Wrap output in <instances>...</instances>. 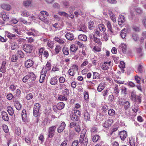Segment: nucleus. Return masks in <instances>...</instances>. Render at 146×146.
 <instances>
[{
  "label": "nucleus",
  "mask_w": 146,
  "mask_h": 146,
  "mask_svg": "<svg viewBox=\"0 0 146 146\" xmlns=\"http://www.w3.org/2000/svg\"><path fill=\"white\" fill-rule=\"evenodd\" d=\"M86 130L84 129L81 131V134L80 136L79 142L82 143V146H86L87 144L88 139L87 136H85Z\"/></svg>",
  "instance_id": "obj_1"
},
{
  "label": "nucleus",
  "mask_w": 146,
  "mask_h": 146,
  "mask_svg": "<svg viewBox=\"0 0 146 146\" xmlns=\"http://www.w3.org/2000/svg\"><path fill=\"white\" fill-rule=\"evenodd\" d=\"M56 127V126H52L49 128L48 134V138H52L53 137Z\"/></svg>",
  "instance_id": "obj_2"
},
{
  "label": "nucleus",
  "mask_w": 146,
  "mask_h": 146,
  "mask_svg": "<svg viewBox=\"0 0 146 146\" xmlns=\"http://www.w3.org/2000/svg\"><path fill=\"white\" fill-rule=\"evenodd\" d=\"M23 48L26 52L30 53L33 50V46L30 44H25L23 46Z\"/></svg>",
  "instance_id": "obj_3"
},
{
  "label": "nucleus",
  "mask_w": 146,
  "mask_h": 146,
  "mask_svg": "<svg viewBox=\"0 0 146 146\" xmlns=\"http://www.w3.org/2000/svg\"><path fill=\"white\" fill-rule=\"evenodd\" d=\"M40 107V104L38 103L35 104L34 105L33 113L35 117H37L38 116Z\"/></svg>",
  "instance_id": "obj_4"
},
{
  "label": "nucleus",
  "mask_w": 146,
  "mask_h": 146,
  "mask_svg": "<svg viewBox=\"0 0 146 146\" xmlns=\"http://www.w3.org/2000/svg\"><path fill=\"white\" fill-rule=\"evenodd\" d=\"M21 116L22 119L23 121L26 122L28 121V117L26 111L25 110H23L21 113Z\"/></svg>",
  "instance_id": "obj_5"
},
{
  "label": "nucleus",
  "mask_w": 146,
  "mask_h": 146,
  "mask_svg": "<svg viewBox=\"0 0 146 146\" xmlns=\"http://www.w3.org/2000/svg\"><path fill=\"white\" fill-rule=\"evenodd\" d=\"M39 18L40 19L45 23L47 22L48 20L47 19V17L44 16V14L43 12L41 11L39 14Z\"/></svg>",
  "instance_id": "obj_6"
},
{
  "label": "nucleus",
  "mask_w": 146,
  "mask_h": 146,
  "mask_svg": "<svg viewBox=\"0 0 146 146\" xmlns=\"http://www.w3.org/2000/svg\"><path fill=\"white\" fill-rule=\"evenodd\" d=\"M4 21H8L9 19V16L8 14L5 12H1L0 13Z\"/></svg>",
  "instance_id": "obj_7"
},
{
  "label": "nucleus",
  "mask_w": 146,
  "mask_h": 146,
  "mask_svg": "<svg viewBox=\"0 0 146 146\" xmlns=\"http://www.w3.org/2000/svg\"><path fill=\"white\" fill-rule=\"evenodd\" d=\"M33 64L34 62L32 60H28L25 61V65L26 67L29 68L31 67Z\"/></svg>",
  "instance_id": "obj_8"
},
{
  "label": "nucleus",
  "mask_w": 146,
  "mask_h": 146,
  "mask_svg": "<svg viewBox=\"0 0 146 146\" xmlns=\"http://www.w3.org/2000/svg\"><path fill=\"white\" fill-rule=\"evenodd\" d=\"M118 21L119 25L120 26L125 21L124 17L122 15H120L118 18Z\"/></svg>",
  "instance_id": "obj_9"
},
{
  "label": "nucleus",
  "mask_w": 146,
  "mask_h": 146,
  "mask_svg": "<svg viewBox=\"0 0 146 146\" xmlns=\"http://www.w3.org/2000/svg\"><path fill=\"white\" fill-rule=\"evenodd\" d=\"M65 36L68 40H73L74 37V36L73 34L70 33H67L66 34Z\"/></svg>",
  "instance_id": "obj_10"
},
{
  "label": "nucleus",
  "mask_w": 146,
  "mask_h": 146,
  "mask_svg": "<svg viewBox=\"0 0 146 146\" xmlns=\"http://www.w3.org/2000/svg\"><path fill=\"white\" fill-rule=\"evenodd\" d=\"M54 40L60 44H63L65 43V39L64 38H60L58 37H56L54 38Z\"/></svg>",
  "instance_id": "obj_11"
},
{
  "label": "nucleus",
  "mask_w": 146,
  "mask_h": 146,
  "mask_svg": "<svg viewBox=\"0 0 146 146\" xmlns=\"http://www.w3.org/2000/svg\"><path fill=\"white\" fill-rule=\"evenodd\" d=\"M66 126L65 123L64 122H62L60 126L57 129V132L59 133H60L63 131L65 129Z\"/></svg>",
  "instance_id": "obj_12"
},
{
  "label": "nucleus",
  "mask_w": 146,
  "mask_h": 146,
  "mask_svg": "<svg viewBox=\"0 0 146 146\" xmlns=\"http://www.w3.org/2000/svg\"><path fill=\"white\" fill-rule=\"evenodd\" d=\"M51 64L49 62H48L46 65L45 67L44 68H43V70H44V72H46V73L47 71L50 70L51 68Z\"/></svg>",
  "instance_id": "obj_13"
},
{
  "label": "nucleus",
  "mask_w": 146,
  "mask_h": 146,
  "mask_svg": "<svg viewBox=\"0 0 146 146\" xmlns=\"http://www.w3.org/2000/svg\"><path fill=\"white\" fill-rule=\"evenodd\" d=\"M119 135L121 140H123L126 138L127 135V134L126 131H123L120 132Z\"/></svg>",
  "instance_id": "obj_14"
},
{
  "label": "nucleus",
  "mask_w": 146,
  "mask_h": 146,
  "mask_svg": "<svg viewBox=\"0 0 146 146\" xmlns=\"http://www.w3.org/2000/svg\"><path fill=\"white\" fill-rule=\"evenodd\" d=\"M6 63V61H5L2 62L1 66L0 69V72L3 73H5L6 71L5 64Z\"/></svg>",
  "instance_id": "obj_15"
},
{
  "label": "nucleus",
  "mask_w": 146,
  "mask_h": 146,
  "mask_svg": "<svg viewBox=\"0 0 146 146\" xmlns=\"http://www.w3.org/2000/svg\"><path fill=\"white\" fill-rule=\"evenodd\" d=\"M1 115L3 119L5 121H8L9 120L8 115L7 113L5 111L1 112Z\"/></svg>",
  "instance_id": "obj_16"
},
{
  "label": "nucleus",
  "mask_w": 146,
  "mask_h": 146,
  "mask_svg": "<svg viewBox=\"0 0 146 146\" xmlns=\"http://www.w3.org/2000/svg\"><path fill=\"white\" fill-rule=\"evenodd\" d=\"M58 82V80L56 76L52 78L50 81V83L52 85H54L57 84Z\"/></svg>",
  "instance_id": "obj_17"
},
{
  "label": "nucleus",
  "mask_w": 146,
  "mask_h": 146,
  "mask_svg": "<svg viewBox=\"0 0 146 146\" xmlns=\"http://www.w3.org/2000/svg\"><path fill=\"white\" fill-rule=\"evenodd\" d=\"M1 7L3 9L9 11L11 9V6L8 4H3L1 5Z\"/></svg>",
  "instance_id": "obj_18"
},
{
  "label": "nucleus",
  "mask_w": 146,
  "mask_h": 146,
  "mask_svg": "<svg viewBox=\"0 0 146 146\" xmlns=\"http://www.w3.org/2000/svg\"><path fill=\"white\" fill-rule=\"evenodd\" d=\"M119 48L121 49L123 53H125L127 49L126 44L124 43H122L119 46Z\"/></svg>",
  "instance_id": "obj_19"
},
{
  "label": "nucleus",
  "mask_w": 146,
  "mask_h": 146,
  "mask_svg": "<svg viewBox=\"0 0 146 146\" xmlns=\"http://www.w3.org/2000/svg\"><path fill=\"white\" fill-rule=\"evenodd\" d=\"M99 30L101 32L104 33L106 31V28L104 25L102 24L99 25L98 26Z\"/></svg>",
  "instance_id": "obj_20"
},
{
  "label": "nucleus",
  "mask_w": 146,
  "mask_h": 146,
  "mask_svg": "<svg viewBox=\"0 0 146 146\" xmlns=\"http://www.w3.org/2000/svg\"><path fill=\"white\" fill-rule=\"evenodd\" d=\"M111 124V120H108L105 121L103 124V126L106 128L109 127Z\"/></svg>",
  "instance_id": "obj_21"
},
{
  "label": "nucleus",
  "mask_w": 146,
  "mask_h": 146,
  "mask_svg": "<svg viewBox=\"0 0 146 146\" xmlns=\"http://www.w3.org/2000/svg\"><path fill=\"white\" fill-rule=\"evenodd\" d=\"M64 104L62 102L58 103L56 107L57 109L59 110H61L63 109L64 107Z\"/></svg>",
  "instance_id": "obj_22"
},
{
  "label": "nucleus",
  "mask_w": 146,
  "mask_h": 146,
  "mask_svg": "<svg viewBox=\"0 0 146 146\" xmlns=\"http://www.w3.org/2000/svg\"><path fill=\"white\" fill-rule=\"evenodd\" d=\"M14 106L16 109L18 110H20L22 107L21 104L17 101H16L15 102Z\"/></svg>",
  "instance_id": "obj_23"
},
{
  "label": "nucleus",
  "mask_w": 146,
  "mask_h": 146,
  "mask_svg": "<svg viewBox=\"0 0 146 146\" xmlns=\"http://www.w3.org/2000/svg\"><path fill=\"white\" fill-rule=\"evenodd\" d=\"M78 38L82 41H86L87 40V37L85 35L81 34L79 35Z\"/></svg>",
  "instance_id": "obj_24"
},
{
  "label": "nucleus",
  "mask_w": 146,
  "mask_h": 146,
  "mask_svg": "<svg viewBox=\"0 0 146 146\" xmlns=\"http://www.w3.org/2000/svg\"><path fill=\"white\" fill-rule=\"evenodd\" d=\"M106 25L108 30L111 33H113L112 28L110 22L108 21H106Z\"/></svg>",
  "instance_id": "obj_25"
},
{
  "label": "nucleus",
  "mask_w": 146,
  "mask_h": 146,
  "mask_svg": "<svg viewBox=\"0 0 146 146\" xmlns=\"http://www.w3.org/2000/svg\"><path fill=\"white\" fill-rule=\"evenodd\" d=\"M7 110L10 115L12 116L13 115L14 111L13 109L11 107L8 106L7 108Z\"/></svg>",
  "instance_id": "obj_26"
},
{
  "label": "nucleus",
  "mask_w": 146,
  "mask_h": 146,
  "mask_svg": "<svg viewBox=\"0 0 146 146\" xmlns=\"http://www.w3.org/2000/svg\"><path fill=\"white\" fill-rule=\"evenodd\" d=\"M123 104L124 108L125 110H128L130 108V104L129 102L126 101L124 102Z\"/></svg>",
  "instance_id": "obj_27"
},
{
  "label": "nucleus",
  "mask_w": 146,
  "mask_h": 146,
  "mask_svg": "<svg viewBox=\"0 0 146 146\" xmlns=\"http://www.w3.org/2000/svg\"><path fill=\"white\" fill-rule=\"evenodd\" d=\"M5 35L10 39H12L13 37L16 36L15 35L12 34L7 31H5Z\"/></svg>",
  "instance_id": "obj_28"
},
{
  "label": "nucleus",
  "mask_w": 146,
  "mask_h": 146,
  "mask_svg": "<svg viewBox=\"0 0 146 146\" xmlns=\"http://www.w3.org/2000/svg\"><path fill=\"white\" fill-rule=\"evenodd\" d=\"M113 87V89L114 90V93L116 94H117L119 92V90L118 88V86L117 84H115Z\"/></svg>",
  "instance_id": "obj_29"
},
{
  "label": "nucleus",
  "mask_w": 146,
  "mask_h": 146,
  "mask_svg": "<svg viewBox=\"0 0 146 146\" xmlns=\"http://www.w3.org/2000/svg\"><path fill=\"white\" fill-rule=\"evenodd\" d=\"M11 50H14L17 49L18 47V46L15 42H13L11 44Z\"/></svg>",
  "instance_id": "obj_30"
},
{
  "label": "nucleus",
  "mask_w": 146,
  "mask_h": 146,
  "mask_svg": "<svg viewBox=\"0 0 146 146\" xmlns=\"http://www.w3.org/2000/svg\"><path fill=\"white\" fill-rule=\"evenodd\" d=\"M70 50L72 52H74L78 49V47L76 44H72L70 46Z\"/></svg>",
  "instance_id": "obj_31"
},
{
  "label": "nucleus",
  "mask_w": 146,
  "mask_h": 146,
  "mask_svg": "<svg viewBox=\"0 0 146 146\" xmlns=\"http://www.w3.org/2000/svg\"><path fill=\"white\" fill-rule=\"evenodd\" d=\"M101 50V47L97 46H94L92 49V50L95 53L100 52Z\"/></svg>",
  "instance_id": "obj_32"
},
{
  "label": "nucleus",
  "mask_w": 146,
  "mask_h": 146,
  "mask_svg": "<svg viewBox=\"0 0 146 146\" xmlns=\"http://www.w3.org/2000/svg\"><path fill=\"white\" fill-rule=\"evenodd\" d=\"M104 83H101L100 84L97 88V90L99 92H101L104 88Z\"/></svg>",
  "instance_id": "obj_33"
},
{
  "label": "nucleus",
  "mask_w": 146,
  "mask_h": 146,
  "mask_svg": "<svg viewBox=\"0 0 146 146\" xmlns=\"http://www.w3.org/2000/svg\"><path fill=\"white\" fill-rule=\"evenodd\" d=\"M62 46L59 45H57L56 46L55 48V51L56 54H58L61 51Z\"/></svg>",
  "instance_id": "obj_34"
},
{
  "label": "nucleus",
  "mask_w": 146,
  "mask_h": 146,
  "mask_svg": "<svg viewBox=\"0 0 146 146\" xmlns=\"http://www.w3.org/2000/svg\"><path fill=\"white\" fill-rule=\"evenodd\" d=\"M31 4V0H26L23 1V4L26 7H27L30 6Z\"/></svg>",
  "instance_id": "obj_35"
},
{
  "label": "nucleus",
  "mask_w": 146,
  "mask_h": 146,
  "mask_svg": "<svg viewBox=\"0 0 146 146\" xmlns=\"http://www.w3.org/2000/svg\"><path fill=\"white\" fill-rule=\"evenodd\" d=\"M29 76V78H30L32 80L34 81L36 79V76L35 74L33 72L30 73L28 75Z\"/></svg>",
  "instance_id": "obj_36"
},
{
  "label": "nucleus",
  "mask_w": 146,
  "mask_h": 146,
  "mask_svg": "<svg viewBox=\"0 0 146 146\" xmlns=\"http://www.w3.org/2000/svg\"><path fill=\"white\" fill-rule=\"evenodd\" d=\"M46 72H44L43 74H41L39 80L40 82L41 83L43 82L46 76Z\"/></svg>",
  "instance_id": "obj_37"
},
{
  "label": "nucleus",
  "mask_w": 146,
  "mask_h": 146,
  "mask_svg": "<svg viewBox=\"0 0 146 146\" xmlns=\"http://www.w3.org/2000/svg\"><path fill=\"white\" fill-rule=\"evenodd\" d=\"M93 37L94 38V41L95 42L98 44L100 45L102 44V43L100 41V39L99 38L96 37L95 35H93Z\"/></svg>",
  "instance_id": "obj_38"
},
{
  "label": "nucleus",
  "mask_w": 146,
  "mask_h": 146,
  "mask_svg": "<svg viewBox=\"0 0 146 146\" xmlns=\"http://www.w3.org/2000/svg\"><path fill=\"white\" fill-rule=\"evenodd\" d=\"M80 31H83L84 32H86V29L85 26L84 24H81L80 26V28L79 30Z\"/></svg>",
  "instance_id": "obj_39"
},
{
  "label": "nucleus",
  "mask_w": 146,
  "mask_h": 146,
  "mask_svg": "<svg viewBox=\"0 0 146 146\" xmlns=\"http://www.w3.org/2000/svg\"><path fill=\"white\" fill-rule=\"evenodd\" d=\"M71 119L73 121H76L78 120V117L75 114H73L71 115L70 117Z\"/></svg>",
  "instance_id": "obj_40"
},
{
  "label": "nucleus",
  "mask_w": 146,
  "mask_h": 146,
  "mask_svg": "<svg viewBox=\"0 0 146 146\" xmlns=\"http://www.w3.org/2000/svg\"><path fill=\"white\" fill-rule=\"evenodd\" d=\"M62 51L64 55H67L69 54L68 49L67 47H64L62 49Z\"/></svg>",
  "instance_id": "obj_41"
},
{
  "label": "nucleus",
  "mask_w": 146,
  "mask_h": 146,
  "mask_svg": "<svg viewBox=\"0 0 146 146\" xmlns=\"http://www.w3.org/2000/svg\"><path fill=\"white\" fill-rule=\"evenodd\" d=\"M84 119L86 121H89L90 119V115L88 112L86 111L84 114Z\"/></svg>",
  "instance_id": "obj_42"
},
{
  "label": "nucleus",
  "mask_w": 146,
  "mask_h": 146,
  "mask_svg": "<svg viewBox=\"0 0 146 146\" xmlns=\"http://www.w3.org/2000/svg\"><path fill=\"white\" fill-rule=\"evenodd\" d=\"M136 97L135 93L133 92H132L131 93V100L133 101H135Z\"/></svg>",
  "instance_id": "obj_43"
},
{
  "label": "nucleus",
  "mask_w": 146,
  "mask_h": 146,
  "mask_svg": "<svg viewBox=\"0 0 146 146\" xmlns=\"http://www.w3.org/2000/svg\"><path fill=\"white\" fill-rule=\"evenodd\" d=\"M47 45L48 47L52 48L54 47V44L53 42L48 41L47 42Z\"/></svg>",
  "instance_id": "obj_44"
},
{
  "label": "nucleus",
  "mask_w": 146,
  "mask_h": 146,
  "mask_svg": "<svg viewBox=\"0 0 146 146\" xmlns=\"http://www.w3.org/2000/svg\"><path fill=\"white\" fill-rule=\"evenodd\" d=\"M68 72L69 75L72 76H74L76 74V72L70 68L69 69Z\"/></svg>",
  "instance_id": "obj_45"
},
{
  "label": "nucleus",
  "mask_w": 146,
  "mask_h": 146,
  "mask_svg": "<svg viewBox=\"0 0 146 146\" xmlns=\"http://www.w3.org/2000/svg\"><path fill=\"white\" fill-rule=\"evenodd\" d=\"M93 75L94 79H98L100 78V75L98 72H94Z\"/></svg>",
  "instance_id": "obj_46"
},
{
  "label": "nucleus",
  "mask_w": 146,
  "mask_h": 146,
  "mask_svg": "<svg viewBox=\"0 0 146 146\" xmlns=\"http://www.w3.org/2000/svg\"><path fill=\"white\" fill-rule=\"evenodd\" d=\"M108 113L110 116H113L115 114V111L113 109H110L108 110Z\"/></svg>",
  "instance_id": "obj_47"
},
{
  "label": "nucleus",
  "mask_w": 146,
  "mask_h": 146,
  "mask_svg": "<svg viewBox=\"0 0 146 146\" xmlns=\"http://www.w3.org/2000/svg\"><path fill=\"white\" fill-rule=\"evenodd\" d=\"M132 37L133 39L135 41H137L139 39V37L138 35L135 33L133 34Z\"/></svg>",
  "instance_id": "obj_48"
},
{
  "label": "nucleus",
  "mask_w": 146,
  "mask_h": 146,
  "mask_svg": "<svg viewBox=\"0 0 146 146\" xmlns=\"http://www.w3.org/2000/svg\"><path fill=\"white\" fill-rule=\"evenodd\" d=\"M58 14L60 16H64L66 17H68V14L66 12L64 11H60L58 12Z\"/></svg>",
  "instance_id": "obj_49"
},
{
  "label": "nucleus",
  "mask_w": 146,
  "mask_h": 146,
  "mask_svg": "<svg viewBox=\"0 0 146 146\" xmlns=\"http://www.w3.org/2000/svg\"><path fill=\"white\" fill-rule=\"evenodd\" d=\"M129 143L131 146H135V140L134 139L131 138L129 140Z\"/></svg>",
  "instance_id": "obj_50"
},
{
  "label": "nucleus",
  "mask_w": 146,
  "mask_h": 146,
  "mask_svg": "<svg viewBox=\"0 0 146 146\" xmlns=\"http://www.w3.org/2000/svg\"><path fill=\"white\" fill-rule=\"evenodd\" d=\"M84 98L85 100H87L89 99V94L86 91H85L84 92Z\"/></svg>",
  "instance_id": "obj_51"
},
{
  "label": "nucleus",
  "mask_w": 146,
  "mask_h": 146,
  "mask_svg": "<svg viewBox=\"0 0 146 146\" xmlns=\"http://www.w3.org/2000/svg\"><path fill=\"white\" fill-rule=\"evenodd\" d=\"M71 69L73 70L75 72L76 71H78V66L74 64L72 65L71 66V68H70Z\"/></svg>",
  "instance_id": "obj_52"
},
{
  "label": "nucleus",
  "mask_w": 146,
  "mask_h": 146,
  "mask_svg": "<svg viewBox=\"0 0 146 146\" xmlns=\"http://www.w3.org/2000/svg\"><path fill=\"white\" fill-rule=\"evenodd\" d=\"M126 35V32L124 29L122 30L120 34V36L122 38H124Z\"/></svg>",
  "instance_id": "obj_53"
},
{
  "label": "nucleus",
  "mask_w": 146,
  "mask_h": 146,
  "mask_svg": "<svg viewBox=\"0 0 146 146\" xmlns=\"http://www.w3.org/2000/svg\"><path fill=\"white\" fill-rule=\"evenodd\" d=\"M21 15L23 17H28L30 16V14L28 12L25 11L22 12Z\"/></svg>",
  "instance_id": "obj_54"
},
{
  "label": "nucleus",
  "mask_w": 146,
  "mask_h": 146,
  "mask_svg": "<svg viewBox=\"0 0 146 146\" xmlns=\"http://www.w3.org/2000/svg\"><path fill=\"white\" fill-rule=\"evenodd\" d=\"M33 97V96L32 93H29L27 94L26 97V98L27 100H30L32 99Z\"/></svg>",
  "instance_id": "obj_55"
},
{
  "label": "nucleus",
  "mask_w": 146,
  "mask_h": 146,
  "mask_svg": "<svg viewBox=\"0 0 146 146\" xmlns=\"http://www.w3.org/2000/svg\"><path fill=\"white\" fill-rule=\"evenodd\" d=\"M110 17L112 20L114 22H116V19L114 15H113V14L112 13H111L110 14Z\"/></svg>",
  "instance_id": "obj_56"
},
{
  "label": "nucleus",
  "mask_w": 146,
  "mask_h": 146,
  "mask_svg": "<svg viewBox=\"0 0 146 146\" xmlns=\"http://www.w3.org/2000/svg\"><path fill=\"white\" fill-rule=\"evenodd\" d=\"M101 68L104 70H106L108 69L109 66L105 63H104L101 66Z\"/></svg>",
  "instance_id": "obj_57"
},
{
  "label": "nucleus",
  "mask_w": 146,
  "mask_h": 146,
  "mask_svg": "<svg viewBox=\"0 0 146 146\" xmlns=\"http://www.w3.org/2000/svg\"><path fill=\"white\" fill-rule=\"evenodd\" d=\"M15 133L18 135H19L21 133V130L19 127H17L15 128Z\"/></svg>",
  "instance_id": "obj_58"
},
{
  "label": "nucleus",
  "mask_w": 146,
  "mask_h": 146,
  "mask_svg": "<svg viewBox=\"0 0 146 146\" xmlns=\"http://www.w3.org/2000/svg\"><path fill=\"white\" fill-rule=\"evenodd\" d=\"M3 131L5 133H7L8 132L9 129L8 127L6 125L4 124L3 125Z\"/></svg>",
  "instance_id": "obj_59"
},
{
  "label": "nucleus",
  "mask_w": 146,
  "mask_h": 146,
  "mask_svg": "<svg viewBox=\"0 0 146 146\" xmlns=\"http://www.w3.org/2000/svg\"><path fill=\"white\" fill-rule=\"evenodd\" d=\"M100 138V136L99 135H95L93 137V141L94 142H96Z\"/></svg>",
  "instance_id": "obj_60"
},
{
  "label": "nucleus",
  "mask_w": 146,
  "mask_h": 146,
  "mask_svg": "<svg viewBox=\"0 0 146 146\" xmlns=\"http://www.w3.org/2000/svg\"><path fill=\"white\" fill-rule=\"evenodd\" d=\"M94 23L93 22L90 21L88 23V28L90 30H92L93 28Z\"/></svg>",
  "instance_id": "obj_61"
},
{
  "label": "nucleus",
  "mask_w": 146,
  "mask_h": 146,
  "mask_svg": "<svg viewBox=\"0 0 146 146\" xmlns=\"http://www.w3.org/2000/svg\"><path fill=\"white\" fill-rule=\"evenodd\" d=\"M17 60V57L16 55H13L11 57V61L13 62H15Z\"/></svg>",
  "instance_id": "obj_62"
},
{
  "label": "nucleus",
  "mask_w": 146,
  "mask_h": 146,
  "mask_svg": "<svg viewBox=\"0 0 146 146\" xmlns=\"http://www.w3.org/2000/svg\"><path fill=\"white\" fill-rule=\"evenodd\" d=\"M132 110L135 113L137 112L139 110V106H137L134 105V106L132 107Z\"/></svg>",
  "instance_id": "obj_63"
},
{
  "label": "nucleus",
  "mask_w": 146,
  "mask_h": 146,
  "mask_svg": "<svg viewBox=\"0 0 146 146\" xmlns=\"http://www.w3.org/2000/svg\"><path fill=\"white\" fill-rule=\"evenodd\" d=\"M58 100H66L67 98L65 96H60L58 98Z\"/></svg>",
  "instance_id": "obj_64"
}]
</instances>
